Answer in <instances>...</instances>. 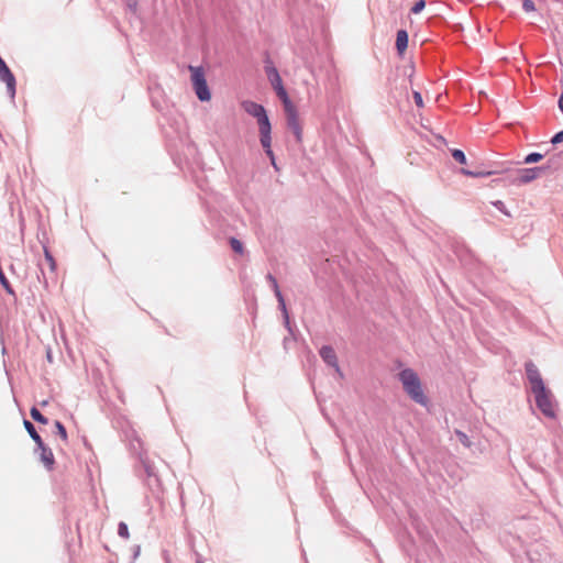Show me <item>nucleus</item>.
I'll return each instance as SVG.
<instances>
[{"instance_id":"1","label":"nucleus","mask_w":563,"mask_h":563,"mask_svg":"<svg viewBox=\"0 0 563 563\" xmlns=\"http://www.w3.org/2000/svg\"><path fill=\"white\" fill-rule=\"evenodd\" d=\"M527 379L530 390L534 396L538 409L548 418H555V405L551 391L547 388L544 380L532 361L525 364Z\"/></svg>"},{"instance_id":"2","label":"nucleus","mask_w":563,"mask_h":563,"mask_svg":"<svg viewBox=\"0 0 563 563\" xmlns=\"http://www.w3.org/2000/svg\"><path fill=\"white\" fill-rule=\"evenodd\" d=\"M550 165L545 166H537V167H527V168H511L507 167L504 164H497L495 162V176L506 174L508 178L518 184H529L537 179L542 173H544Z\"/></svg>"},{"instance_id":"3","label":"nucleus","mask_w":563,"mask_h":563,"mask_svg":"<svg viewBox=\"0 0 563 563\" xmlns=\"http://www.w3.org/2000/svg\"><path fill=\"white\" fill-rule=\"evenodd\" d=\"M398 376L408 396L419 405H427L428 399L422 390L418 375L411 368H405Z\"/></svg>"},{"instance_id":"4","label":"nucleus","mask_w":563,"mask_h":563,"mask_svg":"<svg viewBox=\"0 0 563 563\" xmlns=\"http://www.w3.org/2000/svg\"><path fill=\"white\" fill-rule=\"evenodd\" d=\"M191 85L197 98L202 101L211 99V92L207 82L206 73H191Z\"/></svg>"},{"instance_id":"5","label":"nucleus","mask_w":563,"mask_h":563,"mask_svg":"<svg viewBox=\"0 0 563 563\" xmlns=\"http://www.w3.org/2000/svg\"><path fill=\"white\" fill-rule=\"evenodd\" d=\"M242 108L247 114L256 118L258 128L271 123L266 110L262 104L247 100L242 102Z\"/></svg>"},{"instance_id":"6","label":"nucleus","mask_w":563,"mask_h":563,"mask_svg":"<svg viewBox=\"0 0 563 563\" xmlns=\"http://www.w3.org/2000/svg\"><path fill=\"white\" fill-rule=\"evenodd\" d=\"M284 110H285V113H286V120H287L288 129L292 132V134L295 135L296 140L298 142H300L301 141V136H302V130H301V125L299 123V119H298V114H297L296 108L291 103L289 106V108H284Z\"/></svg>"},{"instance_id":"7","label":"nucleus","mask_w":563,"mask_h":563,"mask_svg":"<svg viewBox=\"0 0 563 563\" xmlns=\"http://www.w3.org/2000/svg\"><path fill=\"white\" fill-rule=\"evenodd\" d=\"M269 81L276 91V95L282 100L284 108H289L292 102L290 101L288 93L283 85V79L279 76V73H271Z\"/></svg>"},{"instance_id":"8","label":"nucleus","mask_w":563,"mask_h":563,"mask_svg":"<svg viewBox=\"0 0 563 563\" xmlns=\"http://www.w3.org/2000/svg\"><path fill=\"white\" fill-rule=\"evenodd\" d=\"M319 354H320L321 358L323 360V362L327 365L333 367L335 369L336 374L339 375V377L342 378L343 373L339 366L338 357H336V354H335L333 347L330 345H323L320 349Z\"/></svg>"},{"instance_id":"9","label":"nucleus","mask_w":563,"mask_h":563,"mask_svg":"<svg viewBox=\"0 0 563 563\" xmlns=\"http://www.w3.org/2000/svg\"><path fill=\"white\" fill-rule=\"evenodd\" d=\"M267 279L268 282H271L272 284V287H273V290H274V294L277 298V301H278V306H279V309L282 310L283 312V316H284V321H285V325L289 329V316H288V311H287V308H286V303H285V299H284V296L282 294V291L279 290V287H278V284H277V280L276 278L268 274L267 275Z\"/></svg>"},{"instance_id":"10","label":"nucleus","mask_w":563,"mask_h":563,"mask_svg":"<svg viewBox=\"0 0 563 563\" xmlns=\"http://www.w3.org/2000/svg\"><path fill=\"white\" fill-rule=\"evenodd\" d=\"M271 130H272V126H271V123L265 125L264 126H261L260 128V141H261V144L262 146L265 148V152L266 154L272 158V163L273 165L275 166V163H274V154H273V151L271 150Z\"/></svg>"},{"instance_id":"11","label":"nucleus","mask_w":563,"mask_h":563,"mask_svg":"<svg viewBox=\"0 0 563 563\" xmlns=\"http://www.w3.org/2000/svg\"><path fill=\"white\" fill-rule=\"evenodd\" d=\"M0 81L3 82L7 87V93L11 98V100L15 97V77L13 73H0Z\"/></svg>"},{"instance_id":"12","label":"nucleus","mask_w":563,"mask_h":563,"mask_svg":"<svg viewBox=\"0 0 563 563\" xmlns=\"http://www.w3.org/2000/svg\"><path fill=\"white\" fill-rule=\"evenodd\" d=\"M407 46H408V33L405 30H399L397 32V37H396V47H397L398 52L401 54L405 52Z\"/></svg>"},{"instance_id":"13","label":"nucleus","mask_w":563,"mask_h":563,"mask_svg":"<svg viewBox=\"0 0 563 563\" xmlns=\"http://www.w3.org/2000/svg\"><path fill=\"white\" fill-rule=\"evenodd\" d=\"M41 461L47 468H52L55 461L53 452L49 448H46L41 452Z\"/></svg>"},{"instance_id":"14","label":"nucleus","mask_w":563,"mask_h":563,"mask_svg":"<svg viewBox=\"0 0 563 563\" xmlns=\"http://www.w3.org/2000/svg\"><path fill=\"white\" fill-rule=\"evenodd\" d=\"M30 415H31L32 419L35 420L38 423H42V424L48 423V419L46 417H44L41 413V411L37 408H35V407L31 408Z\"/></svg>"},{"instance_id":"15","label":"nucleus","mask_w":563,"mask_h":563,"mask_svg":"<svg viewBox=\"0 0 563 563\" xmlns=\"http://www.w3.org/2000/svg\"><path fill=\"white\" fill-rule=\"evenodd\" d=\"M23 424H24L25 430L30 434V437L33 439V441H40L41 437L37 433L35 427L33 426V423L30 422L29 420H24Z\"/></svg>"},{"instance_id":"16","label":"nucleus","mask_w":563,"mask_h":563,"mask_svg":"<svg viewBox=\"0 0 563 563\" xmlns=\"http://www.w3.org/2000/svg\"><path fill=\"white\" fill-rule=\"evenodd\" d=\"M543 157H544V154H541V153H538V152H532V153L528 154V155L525 157L523 163H525V164H533V163H538V162H540Z\"/></svg>"},{"instance_id":"17","label":"nucleus","mask_w":563,"mask_h":563,"mask_svg":"<svg viewBox=\"0 0 563 563\" xmlns=\"http://www.w3.org/2000/svg\"><path fill=\"white\" fill-rule=\"evenodd\" d=\"M452 157L460 164L465 165L467 163L466 156L463 151L461 150H452L451 151Z\"/></svg>"},{"instance_id":"18","label":"nucleus","mask_w":563,"mask_h":563,"mask_svg":"<svg viewBox=\"0 0 563 563\" xmlns=\"http://www.w3.org/2000/svg\"><path fill=\"white\" fill-rule=\"evenodd\" d=\"M230 246L231 249L235 252V253H239V254H242L244 252V247H243V244L241 241H239L238 239L235 238H231L230 239Z\"/></svg>"},{"instance_id":"19","label":"nucleus","mask_w":563,"mask_h":563,"mask_svg":"<svg viewBox=\"0 0 563 563\" xmlns=\"http://www.w3.org/2000/svg\"><path fill=\"white\" fill-rule=\"evenodd\" d=\"M55 433L59 435L65 442L67 441V431L60 421H55Z\"/></svg>"},{"instance_id":"20","label":"nucleus","mask_w":563,"mask_h":563,"mask_svg":"<svg viewBox=\"0 0 563 563\" xmlns=\"http://www.w3.org/2000/svg\"><path fill=\"white\" fill-rule=\"evenodd\" d=\"M118 534L123 539H129L130 533H129V528L125 522H123V521L119 522Z\"/></svg>"},{"instance_id":"21","label":"nucleus","mask_w":563,"mask_h":563,"mask_svg":"<svg viewBox=\"0 0 563 563\" xmlns=\"http://www.w3.org/2000/svg\"><path fill=\"white\" fill-rule=\"evenodd\" d=\"M461 173L465 176H471V177H482V176H488L492 174V172H486V173H483V172H473V170H468V169H465V168H462L461 169Z\"/></svg>"},{"instance_id":"22","label":"nucleus","mask_w":563,"mask_h":563,"mask_svg":"<svg viewBox=\"0 0 563 563\" xmlns=\"http://www.w3.org/2000/svg\"><path fill=\"white\" fill-rule=\"evenodd\" d=\"M455 435L464 446L468 448L471 445L468 437L464 432L455 430Z\"/></svg>"},{"instance_id":"23","label":"nucleus","mask_w":563,"mask_h":563,"mask_svg":"<svg viewBox=\"0 0 563 563\" xmlns=\"http://www.w3.org/2000/svg\"><path fill=\"white\" fill-rule=\"evenodd\" d=\"M426 7V0H418L411 8L413 14L420 13Z\"/></svg>"},{"instance_id":"24","label":"nucleus","mask_w":563,"mask_h":563,"mask_svg":"<svg viewBox=\"0 0 563 563\" xmlns=\"http://www.w3.org/2000/svg\"><path fill=\"white\" fill-rule=\"evenodd\" d=\"M44 254H45V260L48 263L51 269L54 271L55 260H54L53 255L49 253V251L46 247H44Z\"/></svg>"},{"instance_id":"25","label":"nucleus","mask_w":563,"mask_h":563,"mask_svg":"<svg viewBox=\"0 0 563 563\" xmlns=\"http://www.w3.org/2000/svg\"><path fill=\"white\" fill-rule=\"evenodd\" d=\"M522 9L526 12H533L536 10L534 2L532 0H523L522 2Z\"/></svg>"},{"instance_id":"26","label":"nucleus","mask_w":563,"mask_h":563,"mask_svg":"<svg viewBox=\"0 0 563 563\" xmlns=\"http://www.w3.org/2000/svg\"><path fill=\"white\" fill-rule=\"evenodd\" d=\"M563 142V130L554 134L551 139L552 145H558Z\"/></svg>"},{"instance_id":"27","label":"nucleus","mask_w":563,"mask_h":563,"mask_svg":"<svg viewBox=\"0 0 563 563\" xmlns=\"http://www.w3.org/2000/svg\"><path fill=\"white\" fill-rule=\"evenodd\" d=\"M495 209L503 212L506 216H510V213L506 210L505 203L500 200H495Z\"/></svg>"},{"instance_id":"28","label":"nucleus","mask_w":563,"mask_h":563,"mask_svg":"<svg viewBox=\"0 0 563 563\" xmlns=\"http://www.w3.org/2000/svg\"><path fill=\"white\" fill-rule=\"evenodd\" d=\"M413 100H415V103L417 104V107H420V108L423 107L422 96L417 90L413 91Z\"/></svg>"},{"instance_id":"29","label":"nucleus","mask_w":563,"mask_h":563,"mask_svg":"<svg viewBox=\"0 0 563 563\" xmlns=\"http://www.w3.org/2000/svg\"><path fill=\"white\" fill-rule=\"evenodd\" d=\"M126 4L132 12L136 11L137 0H126Z\"/></svg>"},{"instance_id":"30","label":"nucleus","mask_w":563,"mask_h":563,"mask_svg":"<svg viewBox=\"0 0 563 563\" xmlns=\"http://www.w3.org/2000/svg\"><path fill=\"white\" fill-rule=\"evenodd\" d=\"M36 443L37 449L42 452L47 446L44 444L42 438H40V441H34Z\"/></svg>"},{"instance_id":"31","label":"nucleus","mask_w":563,"mask_h":563,"mask_svg":"<svg viewBox=\"0 0 563 563\" xmlns=\"http://www.w3.org/2000/svg\"><path fill=\"white\" fill-rule=\"evenodd\" d=\"M144 466H145V471H146L148 476L154 475L152 466H150L148 464H144Z\"/></svg>"},{"instance_id":"32","label":"nucleus","mask_w":563,"mask_h":563,"mask_svg":"<svg viewBox=\"0 0 563 563\" xmlns=\"http://www.w3.org/2000/svg\"><path fill=\"white\" fill-rule=\"evenodd\" d=\"M0 70H10L1 57H0Z\"/></svg>"},{"instance_id":"33","label":"nucleus","mask_w":563,"mask_h":563,"mask_svg":"<svg viewBox=\"0 0 563 563\" xmlns=\"http://www.w3.org/2000/svg\"><path fill=\"white\" fill-rule=\"evenodd\" d=\"M559 109L563 113V93H561L559 101H558Z\"/></svg>"},{"instance_id":"34","label":"nucleus","mask_w":563,"mask_h":563,"mask_svg":"<svg viewBox=\"0 0 563 563\" xmlns=\"http://www.w3.org/2000/svg\"><path fill=\"white\" fill-rule=\"evenodd\" d=\"M190 71H194V70H202L201 67H194V66H189V69Z\"/></svg>"},{"instance_id":"35","label":"nucleus","mask_w":563,"mask_h":563,"mask_svg":"<svg viewBox=\"0 0 563 563\" xmlns=\"http://www.w3.org/2000/svg\"><path fill=\"white\" fill-rule=\"evenodd\" d=\"M139 554H140V547H136L135 551H134V559L137 558Z\"/></svg>"},{"instance_id":"36","label":"nucleus","mask_w":563,"mask_h":563,"mask_svg":"<svg viewBox=\"0 0 563 563\" xmlns=\"http://www.w3.org/2000/svg\"><path fill=\"white\" fill-rule=\"evenodd\" d=\"M266 70L275 71L276 69H275V68H273V67H272V68H268V67H267V68H266Z\"/></svg>"},{"instance_id":"37","label":"nucleus","mask_w":563,"mask_h":563,"mask_svg":"<svg viewBox=\"0 0 563 563\" xmlns=\"http://www.w3.org/2000/svg\"><path fill=\"white\" fill-rule=\"evenodd\" d=\"M47 358H48L49 361H51V358H52V355H51V353H49V352L47 353Z\"/></svg>"},{"instance_id":"38","label":"nucleus","mask_w":563,"mask_h":563,"mask_svg":"<svg viewBox=\"0 0 563 563\" xmlns=\"http://www.w3.org/2000/svg\"><path fill=\"white\" fill-rule=\"evenodd\" d=\"M197 563H202V562L200 560H198Z\"/></svg>"}]
</instances>
